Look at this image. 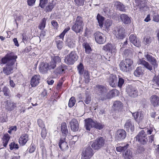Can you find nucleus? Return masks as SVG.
<instances>
[{
	"label": "nucleus",
	"instance_id": "nucleus-3",
	"mask_svg": "<svg viewBox=\"0 0 159 159\" xmlns=\"http://www.w3.org/2000/svg\"><path fill=\"white\" fill-rule=\"evenodd\" d=\"M133 61L130 59H126L121 62L120 64V70L123 72L130 71L131 69V66Z\"/></svg>",
	"mask_w": 159,
	"mask_h": 159
},
{
	"label": "nucleus",
	"instance_id": "nucleus-51",
	"mask_svg": "<svg viewBox=\"0 0 159 159\" xmlns=\"http://www.w3.org/2000/svg\"><path fill=\"white\" fill-rule=\"evenodd\" d=\"M75 100L74 97H71L69 100L68 105L69 107H72L75 104Z\"/></svg>",
	"mask_w": 159,
	"mask_h": 159
},
{
	"label": "nucleus",
	"instance_id": "nucleus-49",
	"mask_svg": "<svg viewBox=\"0 0 159 159\" xmlns=\"http://www.w3.org/2000/svg\"><path fill=\"white\" fill-rule=\"evenodd\" d=\"M83 45L85 48V52L89 54L91 51V49L90 46L88 43H84Z\"/></svg>",
	"mask_w": 159,
	"mask_h": 159
},
{
	"label": "nucleus",
	"instance_id": "nucleus-25",
	"mask_svg": "<svg viewBox=\"0 0 159 159\" xmlns=\"http://www.w3.org/2000/svg\"><path fill=\"white\" fill-rule=\"evenodd\" d=\"M124 126L125 128L126 131L132 132L134 130V125L130 120H128L126 121Z\"/></svg>",
	"mask_w": 159,
	"mask_h": 159
},
{
	"label": "nucleus",
	"instance_id": "nucleus-9",
	"mask_svg": "<svg viewBox=\"0 0 159 159\" xmlns=\"http://www.w3.org/2000/svg\"><path fill=\"white\" fill-rule=\"evenodd\" d=\"M113 34L116 37L119 39H123L126 36L125 30L122 26H119L116 30H114Z\"/></svg>",
	"mask_w": 159,
	"mask_h": 159
},
{
	"label": "nucleus",
	"instance_id": "nucleus-12",
	"mask_svg": "<svg viewBox=\"0 0 159 159\" xmlns=\"http://www.w3.org/2000/svg\"><path fill=\"white\" fill-rule=\"evenodd\" d=\"M96 42L100 44L104 43L106 42L104 35L99 32H96L94 34Z\"/></svg>",
	"mask_w": 159,
	"mask_h": 159
},
{
	"label": "nucleus",
	"instance_id": "nucleus-40",
	"mask_svg": "<svg viewBox=\"0 0 159 159\" xmlns=\"http://www.w3.org/2000/svg\"><path fill=\"white\" fill-rule=\"evenodd\" d=\"M2 91L5 96L8 97L11 96L10 90L8 87L6 86L4 87L2 89Z\"/></svg>",
	"mask_w": 159,
	"mask_h": 159
},
{
	"label": "nucleus",
	"instance_id": "nucleus-50",
	"mask_svg": "<svg viewBox=\"0 0 159 159\" xmlns=\"http://www.w3.org/2000/svg\"><path fill=\"white\" fill-rule=\"evenodd\" d=\"M85 0H74L75 4L78 6H83Z\"/></svg>",
	"mask_w": 159,
	"mask_h": 159
},
{
	"label": "nucleus",
	"instance_id": "nucleus-24",
	"mask_svg": "<svg viewBox=\"0 0 159 159\" xmlns=\"http://www.w3.org/2000/svg\"><path fill=\"white\" fill-rule=\"evenodd\" d=\"M129 39L130 42L135 46L139 47L140 46V43L137 40L135 35L134 34L130 35L129 37Z\"/></svg>",
	"mask_w": 159,
	"mask_h": 159
},
{
	"label": "nucleus",
	"instance_id": "nucleus-17",
	"mask_svg": "<svg viewBox=\"0 0 159 159\" xmlns=\"http://www.w3.org/2000/svg\"><path fill=\"white\" fill-rule=\"evenodd\" d=\"M40 77L39 75H36L33 76L30 80V84L32 87L37 86L39 83Z\"/></svg>",
	"mask_w": 159,
	"mask_h": 159
},
{
	"label": "nucleus",
	"instance_id": "nucleus-2",
	"mask_svg": "<svg viewBox=\"0 0 159 159\" xmlns=\"http://www.w3.org/2000/svg\"><path fill=\"white\" fill-rule=\"evenodd\" d=\"M85 126L87 130L90 131L91 129L94 128L98 129H101L103 127V125L96 121H94L91 118L85 120Z\"/></svg>",
	"mask_w": 159,
	"mask_h": 159
},
{
	"label": "nucleus",
	"instance_id": "nucleus-57",
	"mask_svg": "<svg viewBox=\"0 0 159 159\" xmlns=\"http://www.w3.org/2000/svg\"><path fill=\"white\" fill-rule=\"evenodd\" d=\"M153 20L156 22L159 21V15L157 13H154L153 15Z\"/></svg>",
	"mask_w": 159,
	"mask_h": 159
},
{
	"label": "nucleus",
	"instance_id": "nucleus-11",
	"mask_svg": "<svg viewBox=\"0 0 159 159\" xmlns=\"http://www.w3.org/2000/svg\"><path fill=\"white\" fill-rule=\"evenodd\" d=\"M151 53L148 52H145L144 54V57L145 59L149 61L152 65L154 68L157 66V62L155 58L151 55Z\"/></svg>",
	"mask_w": 159,
	"mask_h": 159
},
{
	"label": "nucleus",
	"instance_id": "nucleus-16",
	"mask_svg": "<svg viewBox=\"0 0 159 159\" xmlns=\"http://www.w3.org/2000/svg\"><path fill=\"white\" fill-rule=\"evenodd\" d=\"M70 129L73 131H77L79 128V125L78 121L75 119H73L70 123Z\"/></svg>",
	"mask_w": 159,
	"mask_h": 159
},
{
	"label": "nucleus",
	"instance_id": "nucleus-47",
	"mask_svg": "<svg viewBox=\"0 0 159 159\" xmlns=\"http://www.w3.org/2000/svg\"><path fill=\"white\" fill-rule=\"evenodd\" d=\"M54 5L52 3H49L48 5L46 7L45 10L46 11H51L54 7Z\"/></svg>",
	"mask_w": 159,
	"mask_h": 159
},
{
	"label": "nucleus",
	"instance_id": "nucleus-54",
	"mask_svg": "<svg viewBox=\"0 0 159 159\" xmlns=\"http://www.w3.org/2000/svg\"><path fill=\"white\" fill-rule=\"evenodd\" d=\"M38 125L42 129L45 128V125L42 120L40 119H39L38 120Z\"/></svg>",
	"mask_w": 159,
	"mask_h": 159
},
{
	"label": "nucleus",
	"instance_id": "nucleus-41",
	"mask_svg": "<svg viewBox=\"0 0 159 159\" xmlns=\"http://www.w3.org/2000/svg\"><path fill=\"white\" fill-rule=\"evenodd\" d=\"M75 24L84 26V24L82 18L81 17L78 16L77 17L75 22Z\"/></svg>",
	"mask_w": 159,
	"mask_h": 159
},
{
	"label": "nucleus",
	"instance_id": "nucleus-1",
	"mask_svg": "<svg viewBox=\"0 0 159 159\" xmlns=\"http://www.w3.org/2000/svg\"><path fill=\"white\" fill-rule=\"evenodd\" d=\"M17 56H15L11 52L7 54L5 56L2 58V61L3 64H7L6 66L3 68L4 73L9 75L12 72L13 65L16 61Z\"/></svg>",
	"mask_w": 159,
	"mask_h": 159
},
{
	"label": "nucleus",
	"instance_id": "nucleus-34",
	"mask_svg": "<svg viewBox=\"0 0 159 159\" xmlns=\"http://www.w3.org/2000/svg\"><path fill=\"white\" fill-rule=\"evenodd\" d=\"M123 157L125 159H131L133 157L132 152L129 149H127L123 153Z\"/></svg>",
	"mask_w": 159,
	"mask_h": 159
},
{
	"label": "nucleus",
	"instance_id": "nucleus-42",
	"mask_svg": "<svg viewBox=\"0 0 159 159\" xmlns=\"http://www.w3.org/2000/svg\"><path fill=\"white\" fill-rule=\"evenodd\" d=\"M129 146L128 144H126L125 145H124L122 146H119L117 147L116 148V150L119 152H122L123 151H125L126 149H127Z\"/></svg>",
	"mask_w": 159,
	"mask_h": 159
},
{
	"label": "nucleus",
	"instance_id": "nucleus-8",
	"mask_svg": "<svg viewBox=\"0 0 159 159\" xmlns=\"http://www.w3.org/2000/svg\"><path fill=\"white\" fill-rule=\"evenodd\" d=\"M70 30V27H67L64 29L61 34L59 36H57L56 40L57 47L58 49H61L63 47V41L64 37L66 33Z\"/></svg>",
	"mask_w": 159,
	"mask_h": 159
},
{
	"label": "nucleus",
	"instance_id": "nucleus-44",
	"mask_svg": "<svg viewBox=\"0 0 159 159\" xmlns=\"http://www.w3.org/2000/svg\"><path fill=\"white\" fill-rule=\"evenodd\" d=\"M46 19L45 18L42 19L41 23L39 25L38 28L41 30H43L45 27Z\"/></svg>",
	"mask_w": 159,
	"mask_h": 159
},
{
	"label": "nucleus",
	"instance_id": "nucleus-18",
	"mask_svg": "<svg viewBox=\"0 0 159 159\" xmlns=\"http://www.w3.org/2000/svg\"><path fill=\"white\" fill-rule=\"evenodd\" d=\"M136 7L139 10H143V8L147 5V0H135Z\"/></svg>",
	"mask_w": 159,
	"mask_h": 159
},
{
	"label": "nucleus",
	"instance_id": "nucleus-45",
	"mask_svg": "<svg viewBox=\"0 0 159 159\" xmlns=\"http://www.w3.org/2000/svg\"><path fill=\"white\" fill-rule=\"evenodd\" d=\"M152 81L155 86L159 87V75L154 77Z\"/></svg>",
	"mask_w": 159,
	"mask_h": 159
},
{
	"label": "nucleus",
	"instance_id": "nucleus-29",
	"mask_svg": "<svg viewBox=\"0 0 159 159\" xmlns=\"http://www.w3.org/2000/svg\"><path fill=\"white\" fill-rule=\"evenodd\" d=\"M83 26L74 24L71 27V29L76 33L83 31Z\"/></svg>",
	"mask_w": 159,
	"mask_h": 159
},
{
	"label": "nucleus",
	"instance_id": "nucleus-21",
	"mask_svg": "<svg viewBox=\"0 0 159 159\" xmlns=\"http://www.w3.org/2000/svg\"><path fill=\"white\" fill-rule=\"evenodd\" d=\"M110 85L112 87H115L117 84V78L116 75H111L108 80Z\"/></svg>",
	"mask_w": 159,
	"mask_h": 159
},
{
	"label": "nucleus",
	"instance_id": "nucleus-48",
	"mask_svg": "<svg viewBox=\"0 0 159 159\" xmlns=\"http://www.w3.org/2000/svg\"><path fill=\"white\" fill-rule=\"evenodd\" d=\"M77 69L80 75H82L84 71V67L82 63H80L77 66Z\"/></svg>",
	"mask_w": 159,
	"mask_h": 159
},
{
	"label": "nucleus",
	"instance_id": "nucleus-19",
	"mask_svg": "<svg viewBox=\"0 0 159 159\" xmlns=\"http://www.w3.org/2000/svg\"><path fill=\"white\" fill-rule=\"evenodd\" d=\"M59 146L61 150L62 151H66L69 148L68 145L66 142L65 141V139H61L59 143Z\"/></svg>",
	"mask_w": 159,
	"mask_h": 159
},
{
	"label": "nucleus",
	"instance_id": "nucleus-10",
	"mask_svg": "<svg viewBox=\"0 0 159 159\" xmlns=\"http://www.w3.org/2000/svg\"><path fill=\"white\" fill-rule=\"evenodd\" d=\"M93 150L90 147H88L84 148L81 154V159H90L93 155Z\"/></svg>",
	"mask_w": 159,
	"mask_h": 159
},
{
	"label": "nucleus",
	"instance_id": "nucleus-13",
	"mask_svg": "<svg viewBox=\"0 0 159 159\" xmlns=\"http://www.w3.org/2000/svg\"><path fill=\"white\" fill-rule=\"evenodd\" d=\"M126 92L130 97L135 98L138 95V90L135 88L131 86H129L126 88Z\"/></svg>",
	"mask_w": 159,
	"mask_h": 159
},
{
	"label": "nucleus",
	"instance_id": "nucleus-27",
	"mask_svg": "<svg viewBox=\"0 0 159 159\" xmlns=\"http://www.w3.org/2000/svg\"><path fill=\"white\" fill-rule=\"evenodd\" d=\"M139 62V64L143 66L145 68L150 71L152 70V66L148 62L144 60L143 58L140 59Z\"/></svg>",
	"mask_w": 159,
	"mask_h": 159
},
{
	"label": "nucleus",
	"instance_id": "nucleus-64",
	"mask_svg": "<svg viewBox=\"0 0 159 159\" xmlns=\"http://www.w3.org/2000/svg\"><path fill=\"white\" fill-rule=\"evenodd\" d=\"M46 32L44 31H43L42 30L41 33L40 34L39 38L40 39H43L44 37L46 36Z\"/></svg>",
	"mask_w": 159,
	"mask_h": 159
},
{
	"label": "nucleus",
	"instance_id": "nucleus-37",
	"mask_svg": "<svg viewBox=\"0 0 159 159\" xmlns=\"http://www.w3.org/2000/svg\"><path fill=\"white\" fill-rule=\"evenodd\" d=\"M123 104L121 102L116 101L113 103V107L115 110H119L121 109L123 107Z\"/></svg>",
	"mask_w": 159,
	"mask_h": 159
},
{
	"label": "nucleus",
	"instance_id": "nucleus-43",
	"mask_svg": "<svg viewBox=\"0 0 159 159\" xmlns=\"http://www.w3.org/2000/svg\"><path fill=\"white\" fill-rule=\"evenodd\" d=\"M126 7L121 3L118 2L117 5V9L120 11H126Z\"/></svg>",
	"mask_w": 159,
	"mask_h": 159
},
{
	"label": "nucleus",
	"instance_id": "nucleus-53",
	"mask_svg": "<svg viewBox=\"0 0 159 159\" xmlns=\"http://www.w3.org/2000/svg\"><path fill=\"white\" fill-rule=\"evenodd\" d=\"M56 63L52 60L48 64L49 69H53L56 66Z\"/></svg>",
	"mask_w": 159,
	"mask_h": 159
},
{
	"label": "nucleus",
	"instance_id": "nucleus-7",
	"mask_svg": "<svg viewBox=\"0 0 159 159\" xmlns=\"http://www.w3.org/2000/svg\"><path fill=\"white\" fill-rule=\"evenodd\" d=\"M95 90L96 93L99 96V98L102 100L105 93L107 91L106 87L103 85L98 84L95 87Z\"/></svg>",
	"mask_w": 159,
	"mask_h": 159
},
{
	"label": "nucleus",
	"instance_id": "nucleus-58",
	"mask_svg": "<svg viewBox=\"0 0 159 159\" xmlns=\"http://www.w3.org/2000/svg\"><path fill=\"white\" fill-rule=\"evenodd\" d=\"M61 59L58 56H55L53 58L52 61L57 63L61 61Z\"/></svg>",
	"mask_w": 159,
	"mask_h": 159
},
{
	"label": "nucleus",
	"instance_id": "nucleus-52",
	"mask_svg": "<svg viewBox=\"0 0 159 159\" xmlns=\"http://www.w3.org/2000/svg\"><path fill=\"white\" fill-rule=\"evenodd\" d=\"M10 148L11 150L14 149H17L19 148V145L18 144L16 143L15 142L11 143L10 144Z\"/></svg>",
	"mask_w": 159,
	"mask_h": 159
},
{
	"label": "nucleus",
	"instance_id": "nucleus-62",
	"mask_svg": "<svg viewBox=\"0 0 159 159\" xmlns=\"http://www.w3.org/2000/svg\"><path fill=\"white\" fill-rule=\"evenodd\" d=\"M145 132H146L148 134H151L153 131L152 128H145L144 129Z\"/></svg>",
	"mask_w": 159,
	"mask_h": 159
},
{
	"label": "nucleus",
	"instance_id": "nucleus-23",
	"mask_svg": "<svg viewBox=\"0 0 159 159\" xmlns=\"http://www.w3.org/2000/svg\"><path fill=\"white\" fill-rule=\"evenodd\" d=\"M5 108L9 111L13 110L16 107V103L11 101H7L4 102Z\"/></svg>",
	"mask_w": 159,
	"mask_h": 159
},
{
	"label": "nucleus",
	"instance_id": "nucleus-20",
	"mask_svg": "<svg viewBox=\"0 0 159 159\" xmlns=\"http://www.w3.org/2000/svg\"><path fill=\"white\" fill-rule=\"evenodd\" d=\"M103 49L108 52H111V53H115L116 52V49L115 45L114 44H108L103 47Z\"/></svg>",
	"mask_w": 159,
	"mask_h": 159
},
{
	"label": "nucleus",
	"instance_id": "nucleus-63",
	"mask_svg": "<svg viewBox=\"0 0 159 159\" xmlns=\"http://www.w3.org/2000/svg\"><path fill=\"white\" fill-rule=\"evenodd\" d=\"M91 97L89 95H87L86 97V98L84 100L85 103L87 104H89L91 102Z\"/></svg>",
	"mask_w": 159,
	"mask_h": 159
},
{
	"label": "nucleus",
	"instance_id": "nucleus-55",
	"mask_svg": "<svg viewBox=\"0 0 159 159\" xmlns=\"http://www.w3.org/2000/svg\"><path fill=\"white\" fill-rule=\"evenodd\" d=\"M48 2V0H40L39 5L42 8H43L45 7V4L47 3Z\"/></svg>",
	"mask_w": 159,
	"mask_h": 159
},
{
	"label": "nucleus",
	"instance_id": "nucleus-32",
	"mask_svg": "<svg viewBox=\"0 0 159 159\" xmlns=\"http://www.w3.org/2000/svg\"><path fill=\"white\" fill-rule=\"evenodd\" d=\"M66 69V66L63 64L58 67L54 71V72L55 74H62L64 72V71Z\"/></svg>",
	"mask_w": 159,
	"mask_h": 159
},
{
	"label": "nucleus",
	"instance_id": "nucleus-28",
	"mask_svg": "<svg viewBox=\"0 0 159 159\" xmlns=\"http://www.w3.org/2000/svg\"><path fill=\"white\" fill-rule=\"evenodd\" d=\"M48 64L42 63L39 66V70L42 73H45L49 70Z\"/></svg>",
	"mask_w": 159,
	"mask_h": 159
},
{
	"label": "nucleus",
	"instance_id": "nucleus-36",
	"mask_svg": "<svg viewBox=\"0 0 159 159\" xmlns=\"http://www.w3.org/2000/svg\"><path fill=\"white\" fill-rule=\"evenodd\" d=\"M143 68L139 66L137 67L136 70L134 71V74L136 76H139L142 75L143 73Z\"/></svg>",
	"mask_w": 159,
	"mask_h": 159
},
{
	"label": "nucleus",
	"instance_id": "nucleus-38",
	"mask_svg": "<svg viewBox=\"0 0 159 159\" xmlns=\"http://www.w3.org/2000/svg\"><path fill=\"white\" fill-rule=\"evenodd\" d=\"M97 19L99 23V26L101 28H102L103 27V21L104 20V17L98 14L97 16Z\"/></svg>",
	"mask_w": 159,
	"mask_h": 159
},
{
	"label": "nucleus",
	"instance_id": "nucleus-46",
	"mask_svg": "<svg viewBox=\"0 0 159 159\" xmlns=\"http://www.w3.org/2000/svg\"><path fill=\"white\" fill-rule=\"evenodd\" d=\"M84 76L85 83H88L90 80V74L87 70H85Z\"/></svg>",
	"mask_w": 159,
	"mask_h": 159
},
{
	"label": "nucleus",
	"instance_id": "nucleus-15",
	"mask_svg": "<svg viewBox=\"0 0 159 159\" xmlns=\"http://www.w3.org/2000/svg\"><path fill=\"white\" fill-rule=\"evenodd\" d=\"M126 136L125 131L123 129L118 130L116 134V138L118 140H121L124 139Z\"/></svg>",
	"mask_w": 159,
	"mask_h": 159
},
{
	"label": "nucleus",
	"instance_id": "nucleus-59",
	"mask_svg": "<svg viewBox=\"0 0 159 159\" xmlns=\"http://www.w3.org/2000/svg\"><path fill=\"white\" fill-rule=\"evenodd\" d=\"M124 81L123 78H119L118 83V86L120 87H122L123 84L124 83Z\"/></svg>",
	"mask_w": 159,
	"mask_h": 159
},
{
	"label": "nucleus",
	"instance_id": "nucleus-35",
	"mask_svg": "<svg viewBox=\"0 0 159 159\" xmlns=\"http://www.w3.org/2000/svg\"><path fill=\"white\" fill-rule=\"evenodd\" d=\"M10 139V136L8 134H5L4 135L2 139L3 145L4 147L7 146Z\"/></svg>",
	"mask_w": 159,
	"mask_h": 159
},
{
	"label": "nucleus",
	"instance_id": "nucleus-30",
	"mask_svg": "<svg viewBox=\"0 0 159 159\" xmlns=\"http://www.w3.org/2000/svg\"><path fill=\"white\" fill-rule=\"evenodd\" d=\"M66 44L70 48H73L75 47V41L72 38H69L67 39Z\"/></svg>",
	"mask_w": 159,
	"mask_h": 159
},
{
	"label": "nucleus",
	"instance_id": "nucleus-33",
	"mask_svg": "<svg viewBox=\"0 0 159 159\" xmlns=\"http://www.w3.org/2000/svg\"><path fill=\"white\" fill-rule=\"evenodd\" d=\"M112 24V21L109 19L107 20L104 22V26L106 30L108 31L110 30Z\"/></svg>",
	"mask_w": 159,
	"mask_h": 159
},
{
	"label": "nucleus",
	"instance_id": "nucleus-4",
	"mask_svg": "<svg viewBox=\"0 0 159 159\" xmlns=\"http://www.w3.org/2000/svg\"><path fill=\"white\" fill-rule=\"evenodd\" d=\"M136 141L141 145H145L148 142L147 135L144 129L140 131L136 136Z\"/></svg>",
	"mask_w": 159,
	"mask_h": 159
},
{
	"label": "nucleus",
	"instance_id": "nucleus-39",
	"mask_svg": "<svg viewBox=\"0 0 159 159\" xmlns=\"http://www.w3.org/2000/svg\"><path fill=\"white\" fill-rule=\"evenodd\" d=\"M61 131L62 134L65 135H66L68 133V130L67 129L66 124L65 122H63L61 124Z\"/></svg>",
	"mask_w": 159,
	"mask_h": 159
},
{
	"label": "nucleus",
	"instance_id": "nucleus-26",
	"mask_svg": "<svg viewBox=\"0 0 159 159\" xmlns=\"http://www.w3.org/2000/svg\"><path fill=\"white\" fill-rule=\"evenodd\" d=\"M29 140V136L26 134L22 135L19 139L20 144L22 146L24 145Z\"/></svg>",
	"mask_w": 159,
	"mask_h": 159
},
{
	"label": "nucleus",
	"instance_id": "nucleus-61",
	"mask_svg": "<svg viewBox=\"0 0 159 159\" xmlns=\"http://www.w3.org/2000/svg\"><path fill=\"white\" fill-rule=\"evenodd\" d=\"M154 141V135H152L149 136L148 141L149 143H151Z\"/></svg>",
	"mask_w": 159,
	"mask_h": 159
},
{
	"label": "nucleus",
	"instance_id": "nucleus-5",
	"mask_svg": "<svg viewBox=\"0 0 159 159\" xmlns=\"http://www.w3.org/2000/svg\"><path fill=\"white\" fill-rule=\"evenodd\" d=\"M105 143V140L102 137H100L94 140L92 143L91 147L94 150H98L103 147Z\"/></svg>",
	"mask_w": 159,
	"mask_h": 159
},
{
	"label": "nucleus",
	"instance_id": "nucleus-60",
	"mask_svg": "<svg viewBox=\"0 0 159 159\" xmlns=\"http://www.w3.org/2000/svg\"><path fill=\"white\" fill-rule=\"evenodd\" d=\"M152 39L150 37H147L144 39V41L146 44L150 43Z\"/></svg>",
	"mask_w": 159,
	"mask_h": 159
},
{
	"label": "nucleus",
	"instance_id": "nucleus-14",
	"mask_svg": "<svg viewBox=\"0 0 159 159\" xmlns=\"http://www.w3.org/2000/svg\"><path fill=\"white\" fill-rule=\"evenodd\" d=\"M149 100L151 105L154 107H157L159 106V97L155 95H152Z\"/></svg>",
	"mask_w": 159,
	"mask_h": 159
},
{
	"label": "nucleus",
	"instance_id": "nucleus-22",
	"mask_svg": "<svg viewBox=\"0 0 159 159\" xmlns=\"http://www.w3.org/2000/svg\"><path fill=\"white\" fill-rule=\"evenodd\" d=\"M120 20L124 24H128L131 22L130 17L126 14H123L120 15Z\"/></svg>",
	"mask_w": 159,
	"mask_h": 159
},
{
	"label": "nucleus",
	"instance_id": "nucleus-56",
	"mask_svg": "<svg viewBox=\"0 0 159 159\" xmlns=\"http://www.w3.org/2000/svg\"><path fill=\"white\" fill-rule=\"evenodd\" d=\"M47 132L45 128H43L42 129L41 132V136L42 137L43 139H45L46 136Z\"/></svg>",
	"mask_w": 159,
	"mask_h": 159
},
{
	"label": "nucleus",
	"instance_id": "nucleus-31",
	"mask_svg": "<svg viewBox=\"0 0 159 159\" xmlns=\"http://www.w3.org/2000/svg\"><path fill=\"white\" fill-rule=\"evenodd\" d=\"M115 90H111L108 92L107 93H105L104 96L103 97L102 100H104L107 99L111 98L115 96Z\"/></svg>",
	"mask_w": 159,
	"mask_h": 159
},
{
	"label": "nucleus",
	"instance_id": "nucleus-6",
	"mask_svg": "<svg viewBox=\"0 0 159 159\" xmlns=\"http://www.w3.org/2000/svg\"><path fill=\"white\" fill-rule=\"evenodd\" d=\"M78 58V57L76 52L75 51H72L65 57L64 61L68 65H72L77 60Z\"/></svg>",
	"mask_w": 159,
	"mask_h": 159
}]
</instances>
